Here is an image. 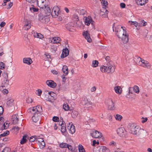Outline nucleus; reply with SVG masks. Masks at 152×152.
Returning a JSON list of instances; mask_svg holds the SVG:
<instances>
[{
	"label": "nucleus",
	"instance_id": "obj_35",
	"mask_svg": "<svg viewBox=\"0 0 152 152\" xmlns=\"http://www.w3.org/2000/svg\"><path fill=\"white\" fill-rule=\"evenodd\" d=\"M27 137V135H25L23 136V138L20 142V143L21 144H23L26 142V137Z\"/></svg>",
	"mask_w": 152,
	"mask_h": 152
},
{
	"label": "nucleus",
	"instance_id": "obj_42",
	"mask_svg": "<svg viewBox=\"0 0 152 152\" xmlns=\"http://www.w3.org/2000/svg\"><path fill=\"white\" fill-rule=\"evenodd\" d=\"M38 144L41 148H44L45 145V143L44 141L38 143Z\"/></svg>",
	"mask_w": 152,
	"mask_h": 152
},
{
	"label": "nucleus",
	"instance_id": "obj_2",
	"mask_svg": "<svg viewBox=\"0 0 152 152\" xmlns=\"http://www.w3.org/2000/svg\"><path fill=\"white\" fill-rule=\"evenodd\" d=\"M28 112L34 114L32 117V120L34 122L40 123V113L42 112V107L40 105L36 106L30 108L28 110Z\"/></svg>",
	"mask_w": 152,
	"mask_h": 152
},
{
	"label": "nucleus",
	"instance_id": "obj_17",
	"mask_svg": "<svg viewBox=\"0 0 152 152\" xmlns=\"http://www.w3.org/2000/svg\"><path fill=\"white\" fill-rule=\"evenodd\" d=\"M69 51L67 48H65L63 49L62 54L61 56V58H64L69 54Z\"/></svg>",
	"mask_w": 152,
	"mask_h": 152
},
{
	"label": "nucleus",
	"instance_id": "obj_63",
	"mask_svg": "<svg viewBox=\"0 0 152 152\" xmlns=\"http://www.w3.org/2000/svg\"><path fill=\"white\" fill-rule=\"evenodd\" d=\"M53 126L54 129L55 130H56L58 128L56 124L53 122Z\"/></svg>",
	"mask_w": 152,
	"mask_h": 152
},
{
	"label": "nucleus",
	"instance_id": "obj_16",
	"mask_svg": "<svg viewBox=\"0 0 152 152\" xmlns=\"http://www.w3.org/2000/svg\"><path fill=\"white\" fill-rule=\"evenodd\" d=\"M67 128L69 130V131L72 134L74 133L75 132V127L72 124L69 123V125L67 126Z\"/></svg>",
	"mask_w": 152,
	"mask_h": 152
},
{
	"label": "nucleus",
	"instance_id": "obj_12",
	"mask_svg": "<svg viewBox=\"0 0 152 152\" xmlns=\"http://www.w3.org/2000/svg\"><path fill=\"white\" fill-rule=\"evenodd\" d=\"M118 134L121 137L124 136L126 133V131L125 129L123 127L119 128L117 130Z\"/></svg>",
	"mask_w": 152,
	"mask_h": 152
},
{
	"label": "nucleus",
	"instance_id": "obj_41",
	"mask_svg": "<svg viewBox=\"0 0 152 152\" xmlns=\"http://www.w3.org/2000/svg\"><path fill=\"white\" fill-rule=\"evenodd\" d=\"M51 51L54 52H55L57 49L56 46L53 44L51 45Z\"/></svg>",
	"mask_w": 152,
	"mask_h": 152
},
{
	"label": "nucleus",
	"instance_id": "obj_57",
	"mask_svg": "<svg viewBox=\"0 0 152 152\" xmlns=\"http://www.w3.org/2000/svg\"><path fill=\"white\" fill-rule=\"evenodd\" d=\"M37 94L38 96H40L42 93V91L40 89H38L37 90Z\"/></svg>",
	"mask_w": 152,
	"mask_h": 152
},
{
	"label": "nucleus",
	"instance_id": "obj_5",
	"mask_svg": "<svg viewBox=\"0 0 152 152\" xmlns=\"http://www.w3.org/2000/svg\"><path fill=\"white\" fill-rule=\"evenodd\" d=\"M129 129L132 134L137 135L139 133L140 128L138 126H136L134 125H132L130 126Z\"/></svg>",
	"mask_w": 152,
	"mask_h": 152
},
{
	"label": "nucleus",
	"instance_id": "obj_49",
	"mask_svg": "<svg viewBox=\"0 0 152 152\" xmlns=\"http://www.w3.org/2000/svg\"><path fill=\"white\" fill-rule=\"evenodd\" d=\"M43 141H44V140L43 138H36V142H37L38 144Z\"/></svg>",
	"mask_w": 152,
	"mask_h": 152
},
{
	"label": "nucleus",
	"instance_id": "obj_40",
	"mask_svg": "<svg viewBox=\"0 0 152 152\" xmlns=\"http://www.w3.org/2000/svg\"><path fill=\"white\" fill-rule=\"evenodd\" d=\"M79 152H85V150L83 146L81 145H79L78 146Z\"/></svg>",
	"mask_w": 152,
	"mask_h": 152
},
{
	"label": "nucleus",
	"instance_id": "obj_45",
	"mask_svg": "<svg viewBox=\"0 0 152 152\" xmlns=\"http://www.w3.org/2000/svg\"><path fill=\"white\" fill-rule=\"evenodd\" d=\"M134 91L137 93H138L139 92V87L137 86H135L133 88Z\"/></svg>",
	"mask_w": 152,
	"mask_h": 152
},
{
	"label": "nucleus",
	"instance_id": "obj_9",
	"mask_svg": "<svg viewBox=\"0 0 152 152\" xmlns=\"http://www.w3.org/2000/svg\"><path fill=\"white\" fill-rule=\"evenodd\" d=\"M60 8L57 6H55L53 8L52 11V15L56 17L59 15Z\"/></svg>",
	"mask_w": 152,
	"mask_h": 152
},
{
	"label": "nucleus",
	"instance_id": "obj_44",
	"mask_svg": "<svg viewBox=\"0 0 152 152\" xmlns=\"http://www.w3.org/2000/svg\"><path fill=\"white\" fill-rule=\"evenodd\" d=\"M73 19L76 22L78 21L79 19L77 15L76 14L74 15L73 16Z\"/></svg>",
	"mask_w": 152,
	"mask_h": 152
},
{
	"label": "nucleus",
	"instance_id": "obj_4",
	"mask_svg": "<svg viewBox=\"0 0 152 152\" xmlns=\"http://www.w3.org/2000/svg\"><path fill=\"white\" fill-rule=\"evenodd\" d=\"M137 59L139 61L138 63H137V64L145 67L148 68L150 67V64L148 61L142 59L140 57L137 58Z\"/></svg>",
	"mask_w": 152,
	"mask_h": 152
},
{
	"label": "nucleus",
	"instance_id": "obj_27",
	"mask_svg": "<svg viewBox=\"0 0 152 152\" xmlns=\"http://www.w3.org/2000/svg\"><path fill=\"white\" fill-rule=\"evenodd\" d=\"M83 103L84 105L88 106L89 105H91L92 102H91V101L88 99L87 97L84 98V100L83 101Z\"/></svg>",
	"mask_w": 152,
	"mask_h": 152
},
{
	"label": "nucleus",
	"instance_id": "obj_37",
	"mask_svg": "<svg viewBox=\"0 0 152 152\" xmlns=\"http://www.w3.org/2000/svg\"><path fill=\"white\" fill-rule=\"evenodd\" d=\"M98 61L96 60H94L92 61V66L93 67H96L98 66Z\"/></svg>",
	"mask_w": 152,
	"mask_h": 152
},
{
	"label": "nucleus",
	"instance_id": "obj_53",
	"mask_svg": "<svg viewBox=\"0 0 152 152\" xmlns=\"http://www.w3.org/2000/svg\"><path fill=\"white\" fill-rule=\"evenodd\" d=\"M140 24L143 26H145L147 25V23L144 20H142L140 21Z\"/></svg>",
	"mask_w": 152,
	"mask_h": 152
},
{
	"label": "nucleus",
	"instance_id": "obj_36",
	"mask_svg": "<svg viewBox=\"0 0 152 152\" xmlns=\"http://www.w3.org/2000/svg\"><path fill=\"white\" fill-rule=\"evenodd\" d=\"M0 90L2 91V93L4 94H7L8 93V91L6 88L4 87H0Z\"/></svg>",
	"mask_w": 152,
	"mask_h": 152
},
{
	"label": "nucleus",
	"instance_id": "obj_21",
	"mask_svg": "<svg viewBox=\"0 0 152 152\" xmlns=\"http://www.w3.org/2000/svg\"><path fill=\"white\" fill-rule=\"evenodd\" d=\"M50 42L53 43H59L61 40L60 38L58 37H55L51 38Z\"/></svg>",
	"mask_w": 152,
	"mask_h": 152
},
{
	"label": "nucleus",
	"instance_id": "obj_23",
	"mask_svg": "<svg viewBox=\"0 0 152 152\" xmlns=\"http://www.w3.org/2000/svg\"><path fill=\"white\" fill-rule=\"evenodd\" d=\"M33 35L35 38H37L42 39L44 38L43 36L40 33L34 32L33 33Z\"/></svg>",
	"mask_w": 152,
	"mask_h": 152
},
{
	"label": "nucleus",
	"instance_id": "obj_24",
	"mask_svg": "<svg viewBox=\"0 0 152 152\" xmlns=\"http://www.w3.org/2000/svg\"><path fill=\"white\" fill-rule=\"evenodd\" d=\"M115 92L118 94H120L121 93L122 89L121 86H117L114 87Z\"/></svg>",
	"mask_w": 152,
	"mask_h": 152
},
{
	"label": "nucleus",
	"instance_id": "obj_54",
	"mask_svg": "<svg viewBox=\"0 0 152 152\" xmlns=\"http://www.w3.org/2000/svg\"><path fill=\"white\" fill-rule=\"evenodd\" d=\"M102 3L105 6H106L108 5L107 2L105 0H102Z\"/></svg>",
	"mask_w": 152,
	"mask_h": 152
},
{
	"label": "nucleus",
	"instance_id": "obj_26",
	"mask_svg": "<svg viewBox=\"0 0 152 152\" xmlns=\"http://www.w3.org/2000/svg\"><path fill=\"white\" fill-rule=\"evenodd\" d=\"M135 1L138 5L142 6L146 4V0H135Z\"/></svg>",
	"mask_w": 152,
	"mask_h": 152
},
{
	"label": "nucleus",
	"instance_id": "obj_20",
	"mask_svg": "<svg viewBox=\"0 0 152 152\" xmlns=\"http://www.w3.org/2000/svg\"><path fill=\"white\" fill-rule=\"evenodd\" d=\"M18 114H17L13 115L12 118L13 123L14 124H17L18 121Z\"/></svg>",
	"mask_w": 152,
	"mask_h": 152
},
{
	"label": "nucleus",
	"instance_id": "obj_52",
	"mask_svg": "<svg viewBox=\"0 0 152 152\" xmlns=\"http://www.w3.org/2000/svg\"><path fill=\"white\" fill-rule=\"evenodd\" d=\"M5 66V64L4 63L2 62L0 63V69H3L4 68Z\"/></svg>",
	"mask_w": 152,
	"mask_h": 152
},
{
	"label": "nucleus",
	"instance_id": "obj_48",
	"mask_svg": "<svg viewBox=\"0 0 152 152\" xmlns=\"http://www.w3.org/2000/svg\"><path fill=\"white\" fill-rule=\"evenodd\" d=\"M129 23L131 25H134L136 27L137 26V25L138 23L136 21L132 22V21H129Z\"/></svg>",
	"mask_w": 152,
	"mask_h": 152
},
{
	"label": "nucleus",
	"instance_id": "obj_19",
	"mask_svg": "<svg viewBox=\"0 0 152 152\" xmlns=\"http://www.w3.org/2000/svg\"><path fill=\"white\" fill-rule=\"evenodd\" d=\"M9 81L7 79L4 80L2 83L1 86L0 87H4L5 88H7L10 86V85L9 84Z\"/></svg>",
	"mask_w": 152,
	"mask_h": 152
},
{
	"label": "nucleus",
	"instance_id": "obj_61",
	"mask_svg": "<svg viewBox=\"0 0 152 152\" xmlns=\"http://www.w3.org/2000/svg\"><path fill=\"white\" fill-rule=\"evenodd\" d=\"M120 6L121 7V8H125L126 7V5L125 4L123 3H121L120 4Z\"/></svg>",
	"mask_w": 152,
	"mask_h": 152
},
{
	"label": "nucleus",
	"instance_id": "obj_46",
	"mask_svg": "<svg viewBox=\"0 0 152 152\" xmlns=\"http://www.w3.org/2000/svg\"><path fill=\"white\" fill-rule=\"evenodd\" d=\"M122 116L116 114L115 116V118L117 120L120 121L122 119Z\"/></svg>",
	"mask_w": 152,
	"mask_h": 152
},
{
	"label": "nucleus",
	"instance_id": "obj_43",
	"mask_svg": "<svg viewBox=\"0 0 152 152\" xmlns=\"http://www.w3.org/2000/svg\"><path fill=\"white\" fill-rule=\"evenodd\" d=\"M10 133V132L8 131H6L4 132L3 133L0 135V137H4L8 135Z\"/></svg>",
	"mask_w": 152,
	"mask_h": 152
},
{
	"label": "nucleus",
	"instance_id": "obj_62",
	"mask_svg": "<svg viewBox=\"0 0 152 152\" xmlns=\"http://www.w3.org/2000/svg\"><path fill=\"white\" fill-rule=\"evenodd\" d=\"M32 101V99L31 98H28L26 100V102L28 103H31Z\"/></svg>",
	"mask_w": 152,
	"mask_h": 152
},
{
	"label": "nucleus",
	"instance_id": "obj_33",
	"mask_svg": "<svg viewBox=\"0 0 152 152\" xmlns=\"http://www.w3.org/2000/svg\"><path fill=\"white\" fill-rule=\"evenodd\" d=\"M99 152H110V151L106 147L103 146L100 148Z\"/></svg>",
	"mask_w": 152,
	"mask_h": 152
},
{
	"label": "nucleus",
	"instance_id": "obj_15",
	"mask_svg": "<svg viewBox=\"0 0 152 152\" xmlns=\"http://www.w3.org/2000/svg\"><path fill=\"white\" fill-rule=\"evenodd\" d=\"M46 83L49 87L52 88H54L56 86V83L52 80H47Z\"/></svg>",
	"mask_w": 152,
	"mask_h": 152
},
{
	"label": "nucleus",
	"instance_id": "obj_47",
	"mask_svg": "<svg viewBox=\"0 0 152 152\" xmlns=\"http://www.w3.org/2000/svg\"><path fill=\"white\" fill-rule=\"evenodd\" d=\"M37 137L36 136H32L31 137L30 139H29V141L30 142H33L34 141L36 142V138Z\"/></svg>",
	"mask_w": 152,
	"mask_h": 152
},
{
	"label": "nucleus",
	"instance_id": "obj_34",
	"mask_svg": "<svg viewBox=\"0 0 152 152\" xmlns=\"http://www.w3.org/2000/svg\"><path fill=\"white\" fill-rule=\"evenodd\" d=\"M14 100L13 99H10L7 101V104L9 106H12L14 104Z\"/></svg>",
	"mask_w": 152,
	"mask_h": 152
},
{
	"label": "nucleus",
	"instance_id": "obj_1",
	"mask_svg": "<svg viewBox=\"0 0 152 152\" xmlns=\"http://www.w3.org/2000/svg\"><path fill=\"white\" fill-rule=\"evenodd\" d=\"M115 23L113 26V31H115L116 32V34L118 38L121 39L122 42L124 43H126L128 41V35L126 31V28L125 27L121 26L120 25H118L114 29V26Z\"/></svg>",
	"mask_w": 152,
	"mask_h": 152
},
{
	"label": "nucleus",
	"instance_id": "obj_29",
	"mask_svg": "<svg viewBox=\"0 0 152 152\" xmlns=\"http://www.w3.org/2000/svg\"><path fill=\"white\" fill-rule=\"evenodd\" d=\"M44 11L46 15L48 16L51 13V10L48 6L44 8Z\"/></svg>",
	"mask_w": 152,
	"mask_h": 152
},
{
	"label": "nucleus",
	"instance_id": "obj_11",
	"mask_svg": "<svg viewBox=\"0 0 152 152\" xmlns=\"http://www.w3.org/2000/svg\"><path fill=\"white\" fill-rule=\"evenodd\" d=\"M106 103L107 105L108 106L109 109L110 110H113L115 109V105L111 99H109L107 100L106 102Z\"/></svg>",
	"mask_w": 152,
	"mask_h": 152
},
{
	"label": "nucleus",
	"instance_id": "obj_28",
	"mask_svg": "<svg viewBox=\"0 0 152 152\" xmlns=\"http://www.w3.org/2000/svg\"><path fill=\"white\" fill-rule=\"evenodd\" d=\"M62 71L63 72V75L65 76L68 74V68L67 66L64 65L63 66Z\"/></svg>",
	"mask_w": 152,
	"mask_h": 152
},
{
	"label": "nucleus",
	"instance_id": "obj_25",
	"mask_svg": "<svg viewBox=\"0 0 152 152\" xmlns=\"http://www.w3.org/2000/svg\"><path fill=\"white\" fill-rule=\"evenodd\" d=\"M30 23V21L29 20L27 19L25 20L23 22V24H24V27H27V29H29L31 28Z\"/></svg>",
	"mask_w": 152,
	"mask_h": 152
},
{
	"label": "nucleus",
	"instance_id": "obj_38",
	"mask_svg": "<svg viewBox=\"0 0 152 152\" xmlns=\"http://www.w3.org/2000/svg\"><path fill=\"white\" fill-rule=\"evenodd\" d=\"M63 108L65 111L68 110L69 109V107L66 103H64L63 106Z\"/></svg>",
	"mask_w": 152,
	"mask_h": 152
},
{
	"label": "nucleus",
	"instance_id": "obj_30",
	"mask_svg": "<svg viewBox=\"0 0 152 152\" xmlns=\"http://www.w3.org/2000/svg\"><path fill=\"white\" fill-rule=\"evenodd\" d=\"M60 120H62L61 121L62 123L61 124V132L62 133H64L66 132V127L65 126V125L64 124H63V118H62V119H61V118H60Z\"/></svg>",
	"mask_w": 152,
	"mask_h": 152
},
{
	"label": "nucleus",
	"instance_id": "obj_18",
	"mask_svg": "<svg viewBox=\"0 0 152 152\" xmlns=\"http://www.w3.org/2000/svg\"><path fill=\"white\" fill-rule=\"evenodd\" d=\"M23 62L24 64L30 65L33 61L30 58H23Z\"/></svg>",
	"mask_w": 152,
	"mask_h": 152
},
{
	"label": "nucleus",
	"instance_id": "obj_14",
	"mask_svg": "<svg viewBox=\"0 0 152 152\" xmlns=\"http://www.w3.org/2000/svg\"><path fill=\"white\" fill-rule=\"evenodd\" d=\"M83 34L85 38L87 39L88 42H90L92 41L90 34L88 31H84Z\"/></svg>",
	"mask_w": 152,
	"mask_h": 152
},
{
	"label": "nucleus",
	"instance_id": "obj_39",
	"mask_svg": "<svg viewBox=\"0 0 152 152\" xmlns=\"http://www.w3.org/2000/svg\"><path fill=\"white\" fill-rule=\"evenodd\" d=\"M78 114V113L77 111H73L71 113L72 117L73 118H75L77 117Z\"/></svg>",
	"mask_w": 152,
	"mask_h": 152
},
{
	"label": "nucleus",
	"instance_id": "obj_6",
	"mask_svg": "<svg viewBox=\"0 0 152 152\" xmlns=\"http://www.w3.org/2000/svg\"><path fill=\"white\" fill-rule=\"evenodd\" d=\"M90 134L93 137L95 138H100L102 136L101 133L94 130L91 131Z\"/></svg>",
	"mask_w": 152,
	"mask_h": 152
},
{
	"label": "nucleus",
	"instance_id": "obj_58",
	"mask_svg": "<svg viewBox=\"0 0 152 152\" xmlns=\"http://www.w3.org/2000/svg\"><path fill=\"white\" fill-rule=\"evenodd\" d=\"M92 143V145L93 146H95L96 144L99 145V142L96 141L95 140H94L93 141Z\"/></svg>",
	"mask_w": 152,
	"mask_h": 152
},
{
	"label": "nucleus",
	"instance_id": "obj_60",
	"mask_svg": "<svg viewBox=\"0 0 152 152\" xmlns=\"http://www.w3.org/2000/svg\"><path fill=\"white\" fill-rule=\"evenodd\" d=\"M96 87L95 86H94L91 88V92H94L96 91Z\"/></svg>",
	"mask_w": 152,
	"mask_h": 152
},
{
	"label": "nucleus",
	"instance_id": "obj_31",
	"mask_svg": "<svg viewBox=\"0 0 152 152\" xmlns=\"http://www.w3.org/2000/svg\"><path fill=\"white\" fill-rule=\"evenodd\" d=\"M44 99L46 100L49 102V92L48 91H45L44 93Z\"/></svg>",
	"mask_w": 152,
	"mask_h": 152
},
{
	"label": "nucleus",
	"instance_id": "obj_55",
	"mask_svg": "<svg viewBox=\"0 0 152 152\" xmlns=\"http://www.w3.org/2000/svg\"><path fill=\"white\" fill-rule=\"evenodd\" d=\"M76 24H77V26L78 27H80L81 26L82 24V23L81 21H79L78 22H76Z\"/></svg>",
	"mask_w": 152,
	"mask_h": 152
},
{
	"label": "nucleus",
	"instance_id": "obj_56",
	"mask_svg": "<svg viewBox=\"0 0 152 152\" xmlns=\"http://www.w3.org/2000/svg\"><path fill=\"white\" fill-rule=\"evenodd\" d=\"M12 129L16 131H18L19 130L20 128L19 127L17 126H13L12 128Z\"/></svg>",
	"mask_w": 152,
	"mask_h": 152
},
{
	"label": "nucleus",
	"instance_id": "obj_22",
	"mask_svg": "<svg viewBox=\"0 0 152 152\" xmlns=\"http://www.w3.org/2000/svg\"><path fill=\"white\" fill-rule=\"evenodd\" d=\"M56 94L53 92H49V102L55 100L56 99Z\"/></svg>",
	"mask_w": 152,
	"mask_h": 152
},
{
	"label": "nucleus",
	"instance_id": "obj_51",
	"mask_svg": "<svg viewBox=\"0 0 152 152\" xmlns=\"http://www.w3.org/2000/svg\"><path fill=\"white\" fill-rule=\"evenodd\" d=\"M53 120L54 122H57L59 121V118L57 116H54L53 118Z\"/></svg>",
	"mask_w": 152,
	"mask_h": 152
},
{
	"label": "nucleus",
	"instance_id": "obj_59",
	"mask_svg": "<svg viewBox=\"0 0 152 152\" xmlns=\"http://www.w3.org/2000/svg\"><path fill=\"white\" fill-rule=\"evenodd\" d=\"M80 15H84L85 14L86 11L84 10H81L80 11Z\"/></svg>",
	"mask_w": 152,
	"mask_h": 152
},
{
	"label": "nucleus",
	"instance_id": "obj_8",
	"mask_svg": "<svg viewBox=\"0 0 152 152\" xmlns=\"http://www.w3.org/2000/svg\"><path fill=\"white\" fill-rule=\"evenodd\" d=\"M84 23L86 25L89 26L90 23L92 25H94V21L91 17L88 16V17H84Z\"/></svg>",
	"mask_w": 152,
	"mask_h": 152
},
{
	"label": "nucleus",
	"instance_id": "obj_3",
	"mask_svg": "<svg viewBox=\"0 0 152 152\" xmlns=\"http://www.w3.org/2000/svg\"><path fill=\"white\" fill-rule=\"evenodd\" d=\"M38 6L40 9H44L48 6L49 4L48 0H37Z\"/></svg>",
	"mask_w": 152,
	"mask_h": 152
},
{
	"label": "nucleus",
	"instance_id": "obj_50",
	"mask_svg": "<svg viewBox=\"0 0 152 152\" xmlns=\"http://www.w3.org/2000/svg\"><path fill=\"white\" fill-rule=\"evenodd\" d=\"M9 126V124L6 123L5 122L4 123V124L2 125V127H3L4 129H7Z\"/></svg>",
	"mask_w": 152,
	"mask_h": 152
},
{
	"label": "nucleus",
	"instance_id": "obj_64",
	"mask_svg": "<svg viewBox=\"0 0 152 152\" xmlns=\"http://www.w3.org/2000/svg\"><path fill=\"white\" fill-rule=\"evenodd\" d=\"M142 119H143V120H142V123H144L146 121H147L148 120V119L147 118H144L142 117Z\"/></svg>",
	"mask_w": 152,
	"mask_h": 152
},
{
	"label": "nucleus",
	"instance_id": "obj_13",
	"mask_svg": "<svg viewBox=\"0 0 152 152\" xmlns=\"http://www.w3.org/2000/svg\"><path fill=\"white\" fill-rule=\"evenodd\" d=\"M59 146L60 148H67L70 151H72V146L71 145H69L66 143L62 142L60 144Z\"/></svg>",
	"mask_w": 152,
	"mask_h": 152
},
{
	"label": "nucleus",
	"instance_id": "obj_32",
	"mask_svg": "<svg viewBox=\"0 0 152 152\" xmlns=\"http://www.w3.org/2000/svg\"><path fill=\"white\" fill-rule=\"evenodd\" d=\"M29 10L31 12H37L38 10V9L35 7L34 5H31L29 8Z\"/></svg>",
	"mask_w": 152,
	"mask_h": 152
},
{
	"label": "nucleus",
	"instance_id": "obj_10",
	"mask_svg": "<svg viewBox=\"0 0 152 152\" xmlns=\"http://www.w3.org/2000/svg\"><path fill=\"white\" fill-rule=\"evenodd\" d=\"M39 20L42 23H46L49 21V18L47 15H40L39 18Z\"/></svg>",
	"mask_w": 152,
	"mask_h": 152
},
{
	"label": "nucleus",
	"instance_id": "obj_7",
	"mask_svg": "<svg viewBox=\"0 0 152 152\" xmlns=\"http://www.w3.org/2000/svg\"><path fill=\"white\" fill-rule=\"evenodd\" d=\"M113 66L110 65L107 66H102L100 67V70L102 72H107L110 73L111 72V69Z\"/></svg>",
	"mask_w": 152,
	"mask_h": 152
}]
</instances>
